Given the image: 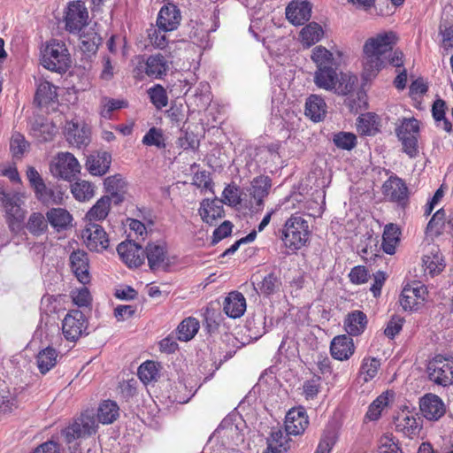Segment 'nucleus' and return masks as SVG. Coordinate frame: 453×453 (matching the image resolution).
<instances>
[{"label":"nucleus","instance_id":"nucleus-1","mask_svg":"<svg viewBox=\"0 0 453 453\" xmlns=\"http://www.w3.org/2000/svg\"><path fill=\"white\" fill-rule=\"evenodd\" d=\"M397 42L396 35L390 31L367 39L363 47V78H374L385 65L386 54L391 52Z\"/></svg>","mask_w":453,"mask_h":453},{"label":"nucleus","instance_id":"nucleus-2","mask_svg":"<svg viewBox=\"0 0 453 453\" xmlns=\"http://www.w3.org/2000/svg\"><path fill=\"white\" fill-rule=\"evenodd\" d=\"M310 234L308 221L302 215L295 213L286 220L280 239L284 246L295 253L307 244Z\"/></svg>","mask_w":453,"mask_h":453},{"label":"nucleus","instance_id":"nucleus-3","mask_svg":"<svg viewBox=\"0 0 453 453\" xmlns=\"http://www.w3.org/2000/svg\"><path fill=\"white\" fill-rule=\"evenodd\" d=\"M27 179L35 192V198L43 205H61L64 203V191L58 185H46L44 180L34 166H28Z\"/></svg>","mask_w":453,"mask_h":453},{"label":"nucleus","instance_id":"nucleus-4","mask_svg":"<svg viewBox=\"0 0 453 453\" xmlns=\"http://www.w3.org/2000/svg\"><path fill=\"white\" fill-rule=\"evenodd\" d=\"M42 65L50 71L65 73L71 65V57L65 42L51 40L44 50Z\"/></svg>","mask_w":453,"mask_h":453},{"label":"nucleus","instance_id":"nucleus-5","mask_svg":"<svg viewBox=\"0 0 453 453\" xmlns=\"http://www.w3.org/2000/svg\"><path fill=\"white\" fill-rule=\"evenodd\" d=\"M429 380L442 387L453 384V357L436 355L427 365Z\"/></svg>","mask_w":453,"mask_h":453},{"label":"nucleus","instance_id":"nucleus-6","mask_svg":"<svg viewBox=\"0 0 453 453\" xmlns=\"http://www.w3.org/2000/svg\"><path fill=\"white\" fill-rule=\"evenodd\" d=\"M96 422L94 417L82 414L61 431L65 442L72 443L75 440L92 435L96 432Z\"/></svg>","mask_w":453,"mask_h":453},{"label":"nucleus","instance_id":"nucleus-7","mask_svg":"<svg viewBox=\"0 0 453 453\" xmlns=\"http://www.w3.org/2000/svg\"><path fill=\"white\" fill-rule=\"evenodd\" d=\"M88 12L81 0L68 4L65 15V29L71 34H80L88 25Z\"/></svg>","mask_w":453,"mask_h":453},{"label":"nucleus","instance_id":"nucleus-8","mask_svg":"<svg viewBox=\"0 0 453 453\" xmlns=\"http://www.w3.org/2000/svg\"><path fill=\"white\" fill-rule=\"evenodd\" d=\"M382 193L387 201L402 208L409 203L410 192L404 180L396 175L390 176L382 186Z\"/></svg>","mask_w":453,"mask_h":453},{"label":"nucleus","instance_id":"nucleus-9","mask_svg":"<svg viewBox=\"0 0 453 453\" xmlns=\"http://www.w3.org/2000/svg\"><path fill=\"white\" fill-rule=\"evenodd\" d=\"M427 296V289L420 282L407 284L400 296V304L404 311H417L423 304Z\"/></svg>","mask_w":453,"mask_h":453},{"label":"nucleus","instance_id":"nucleus-10","mask_svg":"<svg viewBox=\"0 0 453 453\" xmlns=\"http://www.w3.org/2000/svg\"><path fill=\"white\" fill-rule=\"evenodd\" d=\"M53 175L70 180L81 172L77 158L70 152H59L50 165Z\"/></svg>","mask_w":453,"mask_h":453},{"label":"nucleus","instance_id":"nucleus-11","mask_svg":"<svg viewBox=\"0 0 453 453\" xmlns=\"http://www.w3.org/2000/svg\"><path fill=\"white\" fill-rule=\"evenodd\" d=\"M86 329L87 321L84 314L79 310H72L63 319L62 332L67 341H77Z\"/></svg>","mask_w":453,"mask_h":453},{"label":"nucleus","instance_id":"nucleus-12","mask_svg":"<svg viewBox=\"0 0 453 453\" xmlns=\"http://www.w3.org/2000/svg\"><path fill=\"white\" fill-rule=\"evenodd\" d=\"M81 236L91 251L101 252L109 247L108 234L98 224L88 223L82 230Z\"/></svg>","mask_w":453,"mask_h":453},{"label":"nucleus","instance_id":"nucleus-13","mask_svg":"<svg viewBox=\"0 0 453 453\" xmlns=\"http://www.w3.org/2000/svg\"><path fill=\"white\" fill-rule=\"evenodd\" d=\"M121 260L130 268L139 267L144 262V250L134 242H123L117 247Z\"/></svg>","mask_w":453,"mask_h":453},{"label":"nucleus","instance_id":"nucleus-14","mask_svg":"<svg viewBox=\"0 0 453 453\" xmlns=\"http://www.w3.org/2000/svg\"><path fill=\"white\" fill-rule=\"evenodd\" d=\"M395 431L402 433L404 436L413 439L418 437L422 429L419 418H416L413 414L408 411H402L395 418Z\"/></svg>","mask_w":453,"mask_h":453},{"label":"nucleus","instance_id":"nucleus-15","mask_svg":"<svg viewBox=\"0 0 453 453\" xmlns=\"http://www.w3.org/2000/svg\"><path fill=\"white\" fill-rule=\"evenodd\" d=\"M308 425L309 419L304 408H293L288 411L285 418V432L288 434H302Z\"/></svg>","mask_w":453,"mask_h":453},{"label":"nucleus","instance_id":"nucleus-16","mask_svg":"<svg viewBox=\"0 0 453 453\" xmlns=\"http://www.w3.org/2000/svg\"><path fill=\"white\" fill-rule=\"evenodd\" d=\"M144 255H146L151 271L155 272L168 265L167 250L165 242L148 243L144 250Z\"/></svg>","mask_w":453,"mask_h":453},{"label":"nucleus","instance_id":"nucleus-17","mask_svg":"<svg viewBox=\"0 0 453 453\" xmlns=\"http://www.w3.org/2000/svg\"><path fill=\"white\" fill-rule=\"evenodd\" d=\"M198 211L204 223L215 226L218 220L225 215L223 201L218 198L212 200L203 199L200 203Z\"/></svg>","mask_w":453,"mask_h":453},{"label":"nucleus","instance_id":"nucleus-18","mask_svg":"<svg viewBox=\"0 0 453 453\" xmlns=\"http://www.w3.org/2000/svg\"><path fill=\"white\" fill-rule=\"evenodd\" d=\"M65 137L67 142L78 148L86 146L90 142V128L88 125L78 121H68L65 125Z\"/></svg>","mask_w":453,"mask_h":453},{"label":"nucleus","instance_id":"nucleus-19","mask_svg":"<svg viewBox=\"0 0 453 453\" xmlns=\"http://www.w3.org/2000/svg\"><path fill=\"white\" fill-rule=\"evenodd\" d=\"M419 407L423 416L429 420H438L445 413V405L442 400L433 394L425 395L420 399Z\"/></svg>","mask_w":453,"mask_h":453},{"label":"nucleus","instance_id":"nucleus-20","mask_svg":"<svg viewBox=\"0 0 453 453\" xmlns=\"http://www.w3.org/2000/svg\"><path fill=\"white\" fill-rule=\"evenodd\" d=\"M311 4L307 1H293L286 8V17L295 26H301L311 16Z\"/></svg>","mask_w":453,"mask_h":453},{"label":"nucleus","instance_id":"nucleus-21","mask_svg":"<svg viewBox=\"0 0 453 453\" xmlns=\"http://www.w3.org/2000/svg\"><path fill=\"white\" fill-rule=\"evenodd\" d=\"M181 15L179 8L173 4L164 5L159 11L157 25L165 31L175 30L180 22Z\"/></svg>","mask_w":453,"mask_h":453},{"label":"nucleus","instance_id":"nucleus-22","mask_svg":"<svg viewBox=\"0 0 453 453\" xmlns=\"http://www.w3.org/2000/svg\"><path fill=\"white\" fill-rule=\"evenodd\" d=\"M104 191L111 197L114 204L118 205L124 202L127 192V182L120 174L109 176L104 180Z\"/></svg>","mask_w":453,"mask_h":453},{"label":"nucleus","instance_id":"nucleus-23","mask_svg":"<svg viewBox=\"0 0 453 453\" xmlns=\"http://www.w3.org/2000/svg\"><path fill=\"white\" fill-rule=\"evenodd\" d=\"M355 351L353 340L350 336L342 334L335 336L330 345V352L334 359L348 360Z\"/></svg>","mask_w":453,"mask_h":453},{"label":"nucleus","instance_id":"nucleus-24","mask_svg":"<svg viewBox=\"0 0 453 453\" xmlns=\"http://www.w3.org/2000/svg\"><path fill=\"white\" fill-rule=\"evenodd\" d=\"M70 265L73 273L81 283L85 285L90 281L88 257L86 252L82 250L73 251L70 255Z\"/></svg>","mask_w":453,"mask_h":453},{"label":"nucleus","instance_id":"nucleus-25","mask_svg":"<svg viewBox=\"0 0 453 453\" xmlns=\"http://www.w3.org/2000/svg\"><path fill=\"white\" fill-rule=\"evenodd\" d=\"M172 62L162 54L150 56L145 63V73L151 78L163 79L170 70Z\"/></svg>","mask_w":453,"mask_h":453},{"label":"nucleus","instance_id":"nucleus-26","mask_svg":"<svg viewBox=\"0 0 453 453\" xmlns=\"http://www.w3.org/2000/svg\"><path fill=\"white\" fill-rule=\"evenodd\" d=\"M111 156L106 151L96 152L88 157L87 170L94 176H103L110 169Z\"/></svg>","mask_w":453,"mask_h":453},{"label":"nucleus","instance_id":"nucleus-27","mask_svg":"<svg viewBox=\"0 0 453 453\" xmlns=\"http://www.w3.org/2000/svg\"><path fill=\"white\" fill-rule=\"evenodd\" d=\"M422 263L425 275L431 277L439 274L445 268L442 254L438 248H432L429 252L424 255Z\"/></svg>","mask_w":453,"mask_h":453},{"label":"nucleus","instance_id":"nucleus-28","mask_svg":"<svg viewBox=\"0 0 453 453\" xmlns=\"http://www.w3.org/2000/svg\"><path fill=\"white\" fill-rule=\"evenodd\" d=\"M225 313L233 319L242 317L246 311V299L244 296L237 291L231 292L224 301Z\"/></svg>","mask_w":453,"mask_h":453},{"label":"nucleus","instance_id":"nucleus-29","mask_svg":"<svg viewBox=\"0 0 453 453\" xmlns=\"http://www.w3.org/2000/svg\"><path fill=\"white\" fill-rule=\"evenodd\" d=\"M250 186V196L256 200L257 206H262L264 199L269 195L272 188L271 178L266 175H259L252 180Z\"/></svg>","mask_w":453,"mask_h":453},{"label":"nucleus","instance_id":"nucleus-30","mask_svg":"<svg viewBox=\"0 0 453 453\" xmlns=\"http://www.w3.org/2000/svg\"><path fill=\"white\" fill-rule=\"evenodd\" d=\"M281 428H273L267 439V449L264 453H285L289 449V439Z\"/></svg>","mask_w":453,"mask_h":453},{"label":"nucleus","instance_id":"nucleus-31","mask_svg":"<svg viewBox=\"0 0 453 453\" xmlns=\"http://www.w3.org/2000/svg\"><path fill=\"white\" fill-rule=\"evenodd\" d=\"M326 113V104L318 95H311L305 102V115L314 122L322 120Z\"/></svg>","mask_w":453,"mask_h":453},{"label":"nucleus","instance_id":"nucleus-32","mask_svg":"<svg viewBox=\"0 0 453 453\" xmlns=\"http://www.w3.org/2000/svg\"><path fill=\"white\" fill-rule=\"evenodd\" d=\"M367 325V317L361 311H353L349 313L344 320V327L349 336H357L361 334Z\"/></svg>","mask_w":453,"mask_h":453},{"label":"nucleus","instance_id":"nucleus-33","mask_svg":"<svg viewBox=\"0 0 453 453\" xmlns=\"http://www.w3.org/2000/svg\"><path fill=\"white\" fill-rule=\"evenodd\" d=\"M338 67H330L326 69H316L313 81L315 85L327 91H332L337 81Z\"/></svg>","mask_w":453,"mask_h":453},{"label":"nucleus","instance_id":"nucleus-34","mask_svg":"<svg viewBox=\"0 0 453 453\" xmlns=\"http://www.w3.org/2000/svg\"><path fill=\"white\" fill-rule=\"evenodd\" d=\"M111 197L103 196L86 213V219L88 220L89 223L105 219L111 211Z\"/></svg>","mask_w":453,"mask_h":453},{"label":"nucleus","instance_id":"nucleus-35","mask_svg":"<svg viewBox=\"0 0 453 453\" xmlns=\"http://www.w3.org/2000/svg\"><path fill=\"white\" fill-rule=\"evenodd\" d=\"M311 58L316 65V69H326L338 67L339 65L334 58V54L321 45L313 48Z\"/></svg>","mask_w":453,"mask_h":453},{"label":"nucleus","instance_id":"nucleus-36","mask_svg":"<svg viewBox=\"0 0 453 453\" xmlns=\"http://www.w3.org/2000/svg\"><path fill=\"white\" fill-rule=\"evenodd\" d=\"M400 229L393 223L386 225L382 234V250L388 255L395 252V247L400 241Z\"/></svg>","mask_w":453,"mask_h":453},{"label":"nucleus","instance_id":"nucleus-37","mask_svg":"<svg viewBox=\"0 0 453 453\" xmlns=\"http://www.w3.org/2000/svg\"><path fill=\"white\" fill-rule=\"evenodd\" d=\"M324 35L322 27L317 22H310L300 32V40L303 46L309 48L321 40Z\"/></svg>","mask_w":453,"mask_h":453},{"label":"nucleus","instance_id":"nucleus-38","mask_svg":"<svg viewBox=\"0 0 453 453\" xmlns=\"http://www.w3.org/2000/svg\"><path fill=\"white\" fill-rule=\"evenodd\" d=\"M80 48L84 53H96L102 38L93 28H84L80 33Z\"/></svg>","mask_w":453,"mask_h":453},{"label":"nucleus","instance_id":"nucleus-39","mask_svg":"<svg viewBox=\"0 0 453 453\" xmlns=\"http://www.w3.org/2000/svg\"><path fill=\"white\" fill-rule=\"evenodd\" d=\"M48 222L56 229H65L73 220L72 215L63 208H51L46 213Z\"/></svg>","mask_w":453,"mask_h":453},{"label":"nucleus","instance_id":"nucleus-40","mask_svg":"<svg viewBox=\"0 0 453 453\" xmlns=\"http://www.w3.org/2000/svg\"><path fill=\"white\" fill-rule=\"evenodd\" d=\"M281 284L280 276L276 273L272 272L265 276L259 283H257V288L256 289L260 295L268 297L279 292Z\"/></svg>","mask_w":453,"mask_h":453},{"label":"nucleus","instance_id":"nucleus-41","mask_svg":"<svg viewBox=\"0 0 453 453\" xmlns=\"http://www.w3.org/2000/svg\"><path fill=\"white\" fill-rule=\"evenodd\" d=\"M357 83V77L350 73H340L334 88L332 91L339 96H349L354 90Z\"/></svg>","mask_w":453,"mask_h":453},{"label":"nucleus","instance_id":"nucleus-42","mask_svg":"<svg viewBox=\"0 0 453 453\" xmlns=\"http://www.w3.org/2000/svg\"><path fill=\"white\" fill-rule=\"evenodd\" d=\"M73 197L79 202H88L96 195V186L84 180H79L71 186Z\"/></svg>","mask_w":453,"mask_h":453},{"label":"nucleus","instance_id":"nucleus-43","mask_svg":"<svg viewBox=\"0 0 453 453\" xmlns=\"http://www.w3.org/2000/svg\"><path fill=\"white\" fill-rule=\"evenodd\" d=\"M119 416V408L114 401L105 400L98 407L97 419L102 424H111Z\"/></svg>","mask_w":453,"mask_h":453},{"label":"nucleus","instance_id":"nucleus-44","mask_svg":"<svg viewBox=\"0 0 453 453\" xmlns=\"http://www.w3.org/2000/svg\"><path fill=\"white\" fill-rule=\"evenodd\" d=\"M58 357V354L54 348L47 347L41 350L36 357L39 371L42 374L48 372L57 365Z\"/></svg>","mask_w":453,"mask_h":453},{"label":"nucleus","instance_id":"nucleus-45","mask_svg":"<svg viewBox=\"0 0 453 453\" xmlns=\"http://www.w3.org/2000/svg\"><path fill=\"white\" fill-rule=\"evenodd\" d=\"M56 87L49 81L39 83L35 96V103L39 106L48 104L57 99Z\"/></svg>","mask_w":453,"mask_h":453},{"label":"nucleus","instance_id":"nucleus-46","mask_svg":"<svg viewBox=\"0 0 453 453\" xmlns=\"http://www.w3.org/2000/svg\"><path fill=\"white\" fill-rule=\"evenodd\" d=\"M26 228L34 236H40L48 230V219L41 212H32L26 223Z\"/></svg>","mask_w":453,"mask_h":453},{"label":"nucleus","instance_id":"nucleus-47","mask_svg":"<svg viewBox=\"0 0 453 453\" xmlns=\"http://www.w3.org/2000/svg\"><path fill=\"white\" fill-rule=\"evenodd\" d=\"M199 321L192 317L187 318L178 326V339L188 342L191 340L199 330Z\"/></svg>","mask_w":453,"mask_h":453},{"label":"nucleus","instance_id":"nucleus-48","mask_svg":"<svg viewBox=\"0 0 453 453\" xmlns=\"http://www.w3.org/2000/svg\"><path fill=\"white\" fill-rule=\"evenodd\" d=\"M380 365V359L372 357H364L359 372L360 377L365 382L372 380L377 375Z\"/></svg>","mask_w":453,"mask_h":453},{"label":"nucleus","instance_id":"nucleus-49","mask_svg":"<svg viewBox=\"0 0 453 453\" xmlns=\"http://www.w3.org/2000/svg\"><path fill=\"white\" fill-rule=\"evenodd\" d=\"M22 204L23 203L17 204L4 211L6 223L12 232H15L16 228H18L25 219L27 211L22 208Z\"/></svg>","mask_w":453,"mask_h":453},{"label":"nucleus","instance_id":"nucleus-50","mask_svg":"<svg viewBox=\"0 0 453 453\" xmlns=\"http://www.w3.org/2000/svg\"><path fill=\"white\" fill-rule=\"evenodd\" d=\"M446 103L441 99L434 101L432 113L437 126L447 132L452 130V124L445 118Z\"/></svg>","mask_w":453,"mask_h":453},{"label":"nucleus","instance_id":"nucleus-51","mask_svg":"<svg viewBox=\"0 0 453 453\" xmlns=\"http://www.w3.org/2000/svg\"><path fill=\"white\" fill-rule=\"evenodd\" d=\"M148 95L150 102L156 109L161 110L168 104V96L165 88L160 85L156 84L148 89Z\"/></svg>","mask_w":453,"mask_h":453},{"label":"nucleus","instance_id":"nucleus-52","mask_svg":"<svg viewBox=\"0 0 453 453\" xmlns=\"http://www.w3.org/2000/svg\"><path fill=\"white\" fill-rule=\"evenodd\" d=\"M127 102L125 100L113 99L109 97H104L101 100V110L100 115L106 119L111 118V114L114 111L126 108Z\"/></svg>","mask_w":453,"mask_h":453},{"label":"nucleus","instance_id":"nucleus-53","mask_svg":"<svg viewBox=\"0 0 453 453\" xmlns=\"http://www.w3.org/2000/svg\"><path fill=\"white\" fill-rule=\"evenodd\" d=\"M29 143L26 141L23 134L14 133L10 141V150L12 157L20 159L27 150Z\"/></svg>","mask_w":453,"mask_h":453},{"label":"nucleus","instance_id":"nucleus-54","mask_svg":"<svg viewBox=\"0 0 453 453\" xmlns=\"http://www.w3.org/2000/svg\"><path fill=\"white\" fill-rule=\"evenodd\" d=\"M418 132L419 125L416 119H404L401 125L395 128L398 139L418 136Z\"/></svg>","mask_w":453,"mask_h":453},{"label":"nucleus","instance_id":"nucleus-55","mask_svg":"<svg viewBox=\"0 0 453 453\" xmlns=\"http://www.w3.org/2000/svg\"><path fill=\"white\" fill-rule=\"evenodd\" d=\"M158 375V369L157 363L154 361H146L142 363L138 368L139 379L144 383L148 384L156 380Z\"/></svg>","mask_w":453,"mask_h":453},{"label":"nucleus","instance_id":"nucleus-56","mask_svg":"<svg viewBox=\"0 0 453 453\" xmlns=\"http://www.w3.org/2000/svg\"><path fill=\"white\" fill-rule=\"evenodd\" d=\"M23 198L24 196L19 192L0 188V202L4 211L17 204L24 203Z\"/></svg>","mask_w":453,"mask_h":453},{"label":"nucleus","instance_id":"nucleus-57","mask_svg":"<svg viewBox=\"0 0 453 453\" xmlns=\"http://www.w3.org/2000/svg\"><path fill=\"white\" fill-rule=\"evenodd\" d=\"M142 143L147 146H156L158 149H165V142L163 131L157 127H151L142 138Z\"/></svg>","mask_w":453,"mask_h":453},{"label":"nucleus","instance_id":"nucleus-58","mask_svg":"<svg viewBox=\"0 0 453 453\" xmlns=\"http://www.w3.org/2000/svg\"><path fill=\"white\" fill-rule=\"evenodd\" d=\"M333 142L337 148L350 150L357 144V136L352 133L339 132L334 135Z\"/></svg>","mask_w":453,"mask_h":453},{"label":"nucleus","instance_id":"nucleus-59","mask_svg":"<svg viewBox=\"0 0 453 453\" xmlns=\"http://www.w3.org/2000/svg\"><path fill=\"white\" fill-rule=\"evenodd\" d=\"M388 394L379 395L369 406L365 417L369 420H377L382 410L388 405Z\"/></svg>","mask_w":453,"mask_h":453},{"label":"nucleus","instance_id":"nucleus-60","mask_svg":"<svg viewBox=\"0 0 453 453\" xmlns=\"http://www.w3.org/2000/svg\"><path fill=\"white\" fill-rule=\"evenodd\" d=\"M379 453H403V450L392 434H384L380 440Z\"/></svg>","mask_w":453,"mask_h":453},{"label":"nucleus","instance_id":"nucleus-61","mask_svg":"<svg viewBox=\"0 0 453 453\" xmlns=\"http://www.w3.org/2000/svg\"><path fill=\"white\" fill-rule=\"evenodd\" d=\"M336 442V436L333 431H326L323 434L315 453H330Z\"/></svg>","mask_w":453,"mask_h":453},{"label":"nucleus","instance_id":"nucleus-62","mask_svg":"<svg viewBox=\"0 0 453 453\" xmlns=\"http://www.w3.org/2000/svg\"><path fill=\"white\" fill-rule=\"evenodd\" d=\"M445 211L443 209L438 210L427 224V232L441 234V227L445 225Z\"/></svg>","mask_w":453,"mask_h":453},{"label":"nucleus","instance_id":"nucleus-63","mask_svg":"<svg viewBox=\"0 0 453 453\" xmlns=\"http://www.w3.org/2000/svg\"><path fill=\"white\" fill-rule=\"evenodd\" d=\"M404 323V319L395 315L388 322L384 334L389 339H393L396 334L400 333Z\"/></svg>","mask_w":453,"mask_h":453},{"label":"nucleus","instance_id":"nucleus-64","mask_svg":"<svg viewBox=\"0 0 453 453\" xmlns=\"http://www.w3.org/2000/svg\"><path fill=\"white\" fill-rule=\"evenodd\" d=\"M167 31H165L163 28L153 29L151 33L149 34V39L150 43L158 49H165L168 44V39L166 36Z\"/></svg>","mask_w":453,"mask_h":453}]
</instances>
